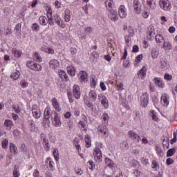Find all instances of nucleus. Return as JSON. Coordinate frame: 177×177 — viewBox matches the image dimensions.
<instances>
[{
    "label": "nucleus",
    "mask_w": 177,
    "mask_h": 177,
    "mask_svg": "<svg viewBox=\"0 0 177 177\" xmlns=\"http://www.w3.org/2000/svg\"><path fill=\"white\" fill-rule=\"evenodd\" d=\"M155 39L157 44H159L160 45H161V44L165 41L162 35L160 34L156 35Z\"/></svg>",
    "instance_id": "27"
},
{
    "label": "nucleus",
    "mask_w": 177,
    "mask_h": 177,
    "mask_svg": "<svg viewBox=\"0 0 177 177\" xmlns=\"http://www.w3.org/2000/svg\"><path fill=\"white\" fill-rule=\"evenodd\" d=\"M175 154V148L170 149L167 152V157H172V155Z\"/></svg>",
    "instance_id": "50"
},
{
    "label": "nucleus",
    "mask_w": 177,
    "mask_h": 177,
    "mask_svg": "<svg viewBox=\"0 0 177 177\" xmlns=\"http://www.w3.org/2000/svg\"><path fill=\"white\" fill-rule=\"evenodd\" d=\"M44 119L43 120L44 122L46 124H50V121L49 120V118L52 117V111H50V109L46 108L44 110Z\"/></svg>",
    "instance_id": "7"
},
{
    "label": "nucleus",
    "mask_w": 177,
    "mask_h": 177,
    "mask_svg": "<svg viewBox=\"0 0 177 177\" xmlns=\"http://www.w3.org/2000/svg\"><path fill=\"white\" fill-rule=\"evenodd\" d=\"M159 6L162 10H165L166 12H169V10L172 9V5L169 0H160Z\"/></svg>",
    "instance_id": "1"
},
{
    "label": "nucleus",
    "mask_w": 177,
    "mask_h": 177,
    "mask_svg": "<svg viewBox=\"0 0 177 177\" xmlns=\"http://www.w3.org/2000/svg\"><path fill=\"white\" fill-rule=\"evenodd\" d=\"M133 7L136 15H140L142 13V4L139 0H133Z\"/></svg>",
    "instance_id": "4"
},
{
    "label": "nucleus",
    "mask_w": 177,
    "mask_h": 177,
    "mask_svg": "<svg viewBox=\"0 0 177 177\" xmlns=\"http://www.w3.org/2000/svg\"><path fill=\"white\" fill-rule=\"evenodd\" d=\"M40 138L42 140V145L46 151H49L50 146H49V140L46 138V134L41 133Z\"/></svg>",
    "instance_id": "6"
},
{
    "label": "nucleus",
    "mask_w": 177,
    "mask_h": 177,
    "mask_svg": "<svg viewBox=\"0 0 177 177\" xmlns=\"http://www.w3.org/2000/svg\"><path fill=\"white\" fill-rule=\"evenodd\" d=\"M59 61H57V59H52L49 62L50 68H53V70H55V68H57V67H59Z\"/></svg>",
    "instance_id": "22"
},
{
    "label": "nucleus",
    "mask_w": 177,
    "mask_h": 177,
    "mask_svg": "<svg viewBox=\"0 0 177 177\" xmlns=\"http://www.w3.org/2000/svg\"><path fill=\"white\" fill-rule=\"evenodd\" d=\"M51 102L56 111H62V108H60V104L59 103V101H57V99H56V97L52 98Z\"/></svg>",
    "instance_id": "19"
},
{
    "label": "nucleus",
    "mask_w": 177,
    "mask_h": 177,
    "mask_svg": "<svg viewBox=\"0 0 177 177\" xmlns=\"http://www.w3.org/2000/svg\"><path fill=\"white\" fill-rule=\"evenodd\" d=\"M120 147L122 149H129V145L127 141H124L120 144Z\"/></svg>",
    "instance_id": "55"
},
{
    "label": "nucleus",
    "mask_w": 177,
    "mask_h": 177,
    "mask_svg": "<svg viewBox=\"0 0 177 177\" xmlns=\"http://www.w3.org/2000/svg\"><path fill=\"white\" fill-rule=\"evenodd\" d=\"M52 123L54 127L56 128H59V127H62V121H60V118L59 117V113H55L54 117L52 118Z\"/></svg>",
    "instance_id": "10"
},
{
    "label": "nucleus",
    "mask_w": 177,
    "mask_h": 177,
    "mask_svg": "<svg viewBox=\"0 0 177 177\" xmlns=\"http://www.w3.org/2000/svg\"><path fill=\"white\" fill-rule=\"evenodd\" d=\"M162 44V48L165 50H171V49H172V44H171L169 41H165Z\"/></svg>",
    "instance_id": "29"
},
{
    "label": "nucleus",
    "mask_w": 177,
    "mask_h": 177,
    "mask_svg": "<svg viewBox=\"0 0 177 177\" xmlns=\"http://www.w3.org/2000/svg\"><path fill=\"white\" fill-rule=\"evenodd\" d=\"M105 164L109 167V168H114V161L111 160V159L109 158H105Z\"/></svg>",
    "instance_id": "28"
},
{
    "label": "nucleus",
    "mask_w": 177,
    "mask_h": 177,
    "mask_svg": "<svg viewBox=\"0 0 177 177\" xmlns=\"http://www.w3.org/2000/svg\"><path fill=\"white\" fill-rule=\"evenodd\" d=\"M32 115L35 118H41V109L37 105H33L32 107Z\"/></svg>",
    "instance_id": "9"
},
{
    "label": "nucleus",
    "mask_w": 177,
    "mask_h": 177,
    "mask_svg": "<svg viewBox=\"0 0 177 177\" xmlns=\"http://www.w3.org/2000/svg\"><path fill=\"white\" fill-rule=\"evenodd\" d=\"M28 125L31 132H35V131H37V127H35V123L34 122V120H30L28 122Z\"/></svg>",
    "instance_id": "33"
},
{
    "label": "nucleus",
    "mask_w": 177,
    "mask_h": 177,
    "mask_svg": "<svg viewBox=\"0 0 177 177\" xmlns=\"http://www.w3.org/2000/svg\"><path fill=\"white\" fill-rule=\"evenodd\" d=\"M164 79L166 80V81H171V80H172V75L165 73L164 75Z\"/></svg>",
    "instance_id": "56"
},
{
    "label": "nucleus",
    "mask_w": 177,
    "mask_h": 177,
    "mask_svg": "<svg viewBox=\"0 0 177 177\" xmlns=\"http://www.w3.org/2000/svg\"><path fill=\"white\" fill-rule=\"evenodd\" d=\"M129 135L130 136V138L134 140V142H136V143H139V142L140 140H142V138H140V136L138 134H136L135 132L133 131H129Z\"/></svg>",
    "instance_id": "17"
},
{
    "label": "nucleus",
    "mask_w": 177,
    "mask_h": 177,
    "mask_svg": "<svg viewBox=\"0 0 177 177\" xmlns=\"http://www.w3.org/2000/svg\"><path fill=\"white\" fill-rule=\"evenodd\" d=\"M26 66L28 68H30V70H34V71H41V70H42V66L35 63L34 61H28Z\"/></svg>",
    "instance_id": "2"
},
{
    "label": "nucleus",
    "mask_w": 177,
    "mask_h": 177,
    "mask_svg": "<svg viewBox=\"0 0 177 177\" xmlns=\"http://www.w3.org/2000/svg\"><path fill=\"white\" fill-rule=\"evenodd\" d=\"M53 154L54 156V158L55 161H59V150L57 149H54L53 151Z\"/></svg>",
    "instance_id": "44"
},
{
    "label": "nucleus",
    "mask_w": 177,
    "mask_h": 177,
    "mask_svg": "<svg viewBox=\"0 0 177 177\" xmlns=\"http://www.w3.org/2000/svg\"><path fill=\"white\" fill-rule=\"evenodd\" d=\"M154 35H156L154 26H149L147 30V39H149V41H151L154 38Z\"/></svg>",
    "instance_id": "8"
},
{
    "label": "nucleus",
    "mask_w": 177,
    "mask_h": 177,
    "mask_svg": "<svg viewBox=\"0 0 177 177\" xmlns=\"http://www.w3.org/2000/svg\"><path fill=\"white\" fill-rule=\"evenodd\" d=\"M118 13L120 19H125L127 17V8L125 6L121 5L119 7Z\"/></svg>",
    "instance_id": "15"
},
{
    "label": "nucleus",
    "mask_w": 177,
    "mask_h": 177,
    "mask_svg": "<svg viewBox=\"0 0 177 177\" xmlns=\"http://www.w3.org/2000/svg\"><path fill=\"white\" fill-rule=\"evenodd\" d=\"M56 24H57V26H59V27H60L61 28H66V24H64V22H63V20L62 19Z\"/></svg>",
    "instance_id": "58"
},
{
    "label": "nucleus",
    "mask_w": 177,
    "mask_h": 177,
    "mask_svg": "<svg viewBox=\"0 0 177 177\" xmlns=\"http://www.w3.org/2000/svg\"><path fill=\"white\" fill-rule=\"evenodd\" d=\"M151 115L153 121H158V116H157V113H156V111H151Z\"/></svg>",
    "instance_id": "47"
},
{
    "label": "nucleus",
    "mask_w": 177,
    "mask_h": 177,
    "mask_svg": "<svg viewBox=\"0 0 177 177\" xmlns=\"http://www.w3.org/2000/svg\"><path fill=\"white\" fill-rule=\"evenodd\" d=\"M154 83L156 84V86L158 88H163L165 86L164 82H162V80L158 77H156L154 80Z\"/></svg>",
    "instance_id": "23"
},
{
    "label": "nucleus",
    "mask_w": 177,
    "mask_h": 177,
    "mask_svg": "<svg viewBox=\"0 0 177 177\" xmlns=\"http://www.w3.org/2000/svg\"><path fill=\"white\" fill-rule=\"evenodd\" d=\"M58 75L63 80V81H66L67 82L68 81V76H67V74L66 72L63 70L58 71Z\"/></svg>",
    "instance_id": "21"
},
{
    "label": "nucleus",
    "mask_w": 177,
    "mask_h": 177,
    "mask_svg": "<svg viewBox=\"0 0 177 177\" xmlns=\"http://www.w3.org/2000/svg\"><path fill=\"white\" fill-rule=\"evenodd\" d=\"M88 96L93 102H95L96 100V98L97 97V95L96 94V92L95 91H91L89 92Z\"/></svg>",
    "instance_id": "38"
},
{
    "label": "nucleus",
    "mask_w": 177,
    "mask_h": 177,
    "mask_svg": "<svg viewBox=\"0 0 177 177\" xmlns=\"http://www.w3.org/2000/svg\"><path fill=\"white\" fill-rule=\"evenodd\" d=\"M32 28L33 31H36V32H38L39 31V25L37 23H34L32 26Z\"/></svg>",
    "instance_id": "52"
},
{
    "label": "nucleus",
    "mask_w": 177,
    "mask_h": 177,
    "mask_svg": "<svg viewBox=\"0 0 177 177\" xmlns=\"http://www.w3.org/2000/svg\"><path fill=\"white\" fill-rule=\"evenodd\" d=\"M127 31L129 32V37H133L135 35V30L131 26L128 27Z\"/></svg>",
    "instance_id": "46"
},
{
    "label": "nucleus",
    "mask_w": 177,
    "mask_h": 177,
    "mask_svg": "<svg viewBox=\"0 0 177 177\" xmlns=\"http://www.w3.org/2000/svg\"><path fill=\"white\" fill-rule=\"evenodd\" d=\"M160 103L162 106L167 107L168 104H169V95L167 93H163L160 98Z\"/></svg>",
    "instance_id": "14"
},
{
    "label": "nucleus",
    "mask_w": 177,
    "mask_h": 177,
    "mask_svg": "<svg viewBox=\"0 0 177 177\" xmlns=\"http://www.w3.org/2000/svg\"><path fill=\"white\" fill-rule=\"evenodd\" d=\"M21 151H23V153H27L28 151V148L27 147V145L26 144H21L20 147Z\"/></svg>",
    "instance_id": "49"
},
{
    "label": "nucleus",
    "mask_w": 177,
    "mask_h": 177,
    "mask_svg": "<svg viewBox=\"0 0 177 177\" xmlns=\"http://www.w3.org/2000/svg\"><path fill=\"white\" fill-rule=\"evenodd\" d=\"M161 68H167L169 64L167 58H161L160 60Z\"/></svg>",
    "instance_id": "24"
},
{
    "label": "nucleus",
    "mask_w": 177,
    "mask_h": 177,
    "mask_svg": "<svg viewBox=\"0 0 177 177\" xmlns=\"http://www.w3.org/2000/svg\"><path fill=\"white\" fill-rule=\"evenodd\" d=\"M53 20L57 24V23L59 22L62 20V18H60V16H59V15L55 14V15H53Z\"/></svg>",
    "instance_id": "54"
},
{
    "label": "nucleus",
    "mask_w": 177,
    "mask_h": 177,
    "mask_svg": "<svg viewBox=\"0 0 177 177\" xmlns=\"http://www.w3.org/2000/svg\"><path fill=\"white\" fill-rule=\"evenodd\" d=\"M12 52V55H14L15 57H20V56H21V52L16 48H13Z\"/></svg>",
    "instance_id": "42"
},
{
    "label": "nucleus",
    "mask_w": 177,
    "mask_h": 177,
    "mask_svg": "<svg viewBox=\"0 0 177 177\" xmlns=\"http://www.w3.org/2000/svg\"><path fill=\"white\" fill-rule=\"evenodd\" d=\"M32 57L33 60H35V62H38L39 63H41V62H42V57L38 53H35L32 55Z\"/></svg>",
    "instance_id": "31"
},
{
    "label": "nucleus",
    "mask_w": 177,
    "mask_h": 177,
    "mask_svg": "<svg viewBox=\"0 0 177 177\" xmlns=\"http://www.w3.org/2000/svg\"><path fill=\"white\" fill-rule=\"evenodd\" d=\"M73 94L75 99H80L81 97V88H80V86H73Z\"/></svg>",
    "instance_id": "13"
},
{
    "label": "nucleus",
    "mask_w": 177,
    "mask_h": 177,
    "mask_svg": "<svg viewBox=\"0 0 177 177\" xmlns=\"http://www.w3.org/2000/svg\"><path fill=\"white\" fill-rule=\"evenodd\" d=\"M147 5L149 8L151 10L155 9L156 8V3L153 0H147Z\"/></svg>",
    "instance_id": "36"
},
{
    "label": "nucleus",
    "mask_w": 177,
    "mask_h": 177,
    "mask_svg": "<svg viewBox=\"0 0 177 177\" xmlns=\"http://www.w3.org/2000/svg\"><path fill=\"white\" fill-rule=\"evenodd\" d=\"M98 132L100 133H102L103 136H105V138H107L109 136V129H107V127L106 126H99L97 128Z\"/></svg>",
    "instance_id": "18"
},
{
    "label": "nucleus",
    "mask_w": 177,
    "mask_h": 177,
    "mask_svg": "<svg viewBox=\"0 0 177 177\" xmlns=\"http://www.w3.org/2000/svg\"><path fill=\"white\" fill-rule=\"evenodd\" d=\"M13 176L14 177L20 176V172H19V169L16 167L14 168V170H13Z\"/></svg>",
    "instance_id": "53"
},
{
    "label": "nucleus",
    "mask_w": 177,
    "mask_h": 177,
    "mask_svg": "<svg viewBox=\"0 0 177 177\" xmlns=\"http://www.w3.org/2000/svg\"><path fill=\"white\" fill-rule=\"evenodd\" d=\"M97 99L101 102V104L104 107V109H109V100L106 96L102 93L98 94Z\"/></svg>",
    "instance_id": "5"
},
{
    "label": "nucleus",
    "mask_w": 177,
    "mask_h": 177,
    "mask_svg": "<svg viewBox=\"0 0 177 177\" xmlns=\"http://www.w3.org/2000/svg\"><path fill=\"white\" fill-rule=\"evenodd\" d=\"M11 78H12V80H14L15 81H16V80H19V78L20 77V73L19 71H16L12 73Z\"/></svg>",
    "instance_id": "40"
},
{
    "label": "nucleus",
    "mask_w": 177,
    "mask_h": 177,
    "mask_svg": "<svg viewBox=\"0 0 177 177\" xmlns=\"http://www.w3.org/2000/svg\"><path fill=\"white\" fill-rule=\"evenodd\" d=\"M71 19V14L70 10L66 9L64 14V20L66 23H68Z\"/></svg>",
    "instance_id": "26"
},
{
    "label": "nucleus",
    "mask_w": 177,
    "mask_h": 177,
    "mask_svg": "<svg viewBox=\"0 0 177 177\" xmlns=\"http://www.w3.org/2000/svg\"><path fill=\"white\" fill-rule=\"evenodd\" d=\"M140 104L142 107H147V105L149 104V95L147 93H143L140 96Z\"/></svg>",
    "instance_id": "11"
},
{
    "label": "nucleus",
    "mask_w": 177,
    "mask_h": 177,
    "mask_svg": "<svg viewBox=\"0 0 177 177\" xmlns=\"http://www.w3.org/2000/svg\"><path fill=\"white\" fill-rule=\"evenodd\" d=\"M20 85L23 88H27V86H28V82H27L26 80H21L20 82Z\"/></svg>",
    "instance_id": "57"
},
{
    "label": "nucleus",
    "mask_w": 177,
    "mask_h": 177,
    "mask_svg": "<svg viewBox=\"0 0 177 177\" xmlns=\"http://www.w3.org/2000/svg\"><path fill=\"white\" fill-rule=\"evenodd\" d=\"M10 150L12 154H16L17 153V147L13 143L10 144Z\"/></svg>",
    "instance_id": "39"
},
{
    "label": "nucleus",
    "mask_w": 177,
    "mask_h": 177,
    "mask_svg": "<svg viewBox=\"0 0 177 177\" xmlns=\"http://www.w3.org/2000/svg\"><path fill=\"white\" fill-rule=\"evenodd\" d=\"M108 19L111 20V21H117L118 20V13L117 12V10L114 8L108 10Z\"/></svg>",
    "instance_id": "3"
},
{
    "label": "nucleus",
    "mask_w": 177,
    "mask_h": 177,
    "mask_svg": "<svg viewBox=\"0 0 177 177\" xmlns=\"http://www.w3.org/2000/svg\"><path fill=\"white\" fill-rule=\"evenodd\" d=\"M141 162H142L144 165H147L148 164H149V159L145 158H141Z\"/></svg>",
    "instance_id": "63"
},
{
    "label": "nucleus",
    "mask_w": 177,
    "mask_h": 177,
    "mask_svg": "<svg viewBox=\"0 0 177 177\" xmlns=\"http://www.w3.org/2000/svg\"><path fill=\"white\" fill-rule=\"evenodd\" d=\"M84 140H85V143H86V147H87V148L91 147V137L89 136V135L87 134L84 136Z\"/></svg>",
    "instance_id": "34"
},
{
    "label": "nucleus",
    "mask_w": 177,
    "mask_h": 177,
    "mask_svg": "<svg viewBox=\"0 0 177 177\" xmlns=\"http://www.w3.org/2000/svg\"><path fill=\"white\" fill-rule=\"evenodd\" d=\"M159 54H160V52L158 50L156 49L152 50L151 56L153 59H157L158 57Z\"/></svg>",
    "instance_id": "45"
},
{
    "label": "nucleus",
    "mask_w": 177,
    "mask_h": 177,
    "mask_svg": "<svg viewBox=\"0 0 177 177\" xmlns=\"http://www.w3.org/2000/svg\"><path fill=\"white\" fill-rule=\"evenodd\" d=\"M80 82H88V73L85 71L79 73Z\"/></svg>",
    "instance_id": "16"
},
{
    "label": "nucleus",
    "mask_w": 177,
    "mask_h": 177,
    "mask_svg": "<svg viewBox=\"0 0 177 177\" xmlns=\"http://www.w3.org/2000/svg\"><path fill=\"white\" fill-rule=\"evenodd\" d=\"M33 176L34 177H41L39 176V171L38 169H35V171L33 172Z\"/></svg>",
    "instance_id": "64"
},
{
    "label": "nucleus",
    "mask_w": 177,
    "mask_h": 177,
    "mask_svg": "<svg viewBox=\"0 0 177 177\" xmlns=\"http://www.w3.org/2000/svg\"><path fill=\"white\" fill-rule=\"evenodd\" d=\"M93 156L95 161L98 162L102 161V151H100V149L95 148L93 151Z\"/></svg>",
    "instance_id": "12"
},
{
    "label": "nucleus",
    "mask_w": 177,
    "mask_h": 177,
    "mask_svg": "<svg viewBox=\"0 0 177 177\" xmlns=\"http://www.w3.org/2000/svg\"><path fill=\"white\" fill-rule=\"evenodd\" d=\"M48 164H49V167H50V169H52V170L55 169V162L52 161V158H48L47 161H46V162L47 164H48Z\"/></svg>",
    "instance_id": "41"
},
{
    "label": "nucleus",
    "mask_w": 177,
    "mask_h": 177,
    "mask_svg": "<svg viewBox=\"0 0 177 177\" xmlns=\"http://www.w3.org/2000/svg\"><path fill=\"white\" fill-rule=\"evenodd\" d=\"M1 145L3 149H8V146L9 145V141H8V140L6 139L3 140Z\"/></svg>",
    "instance_id": "51"
},
{
    "label": "nucleus",
    "mask_w": 177,
    "mask_h": 177,
    "mask_svg": "<svg viewBox=\"0 0 177 177\" xmlns=\"http://www.w3.org/2000/svg\"><path fill=\"white\" fill-rule=\"evenodd\" d=\"M14 31H15L17 35H20L21 34V24H17L15 27Z\"/></svg>",
    "instance_id": "35"
},
{
    "label": "nucleus",
    "mask_w": 177,
    "mask_h": 177,
    "mask_svg": "<svg viewBox=\"0 0 177 177\" xmlns=\"http://www.w3.org/2000/svg\"><path fill=\"white\" fill-rule=\"evenodd\" d=\"M39 21L41 26H46L48 24V19L45 16H41L39 18Z\"/></svg>",
    "instance_id": "32"
},
{
    "label": "nucleus",
    "mask_w": 177,
    "mask_h": 177,
    "mask_svg": "<svg viewBox=\"0 0 177 177\" xmlns=\"http://www.w3.org/2000/svg\"><path fill=\"white\" fill-rule=\"evenodd\" d=\"M68 74H69L71 77H74L75 75V68L73 66H68L67 67Z\"/></svg>",
    "instance_id": "37"
},
{
    "label": "nucleus",
    "mask_w": 177,
    "mask_h": 177,
    "mask_svg": "<svg viewBox=\"0 0 177 177\" xmlns=\"http://www.w3.org/2000/svg\"><path fill=\"white\" fill-rule=\"evenodd\" d=\"M146 71H147V68H146V66H143L142 69L138 71V75L142 80L146 77Z\"/></svg>",
    "instance_id": "25"
},
{
    "label": "nucleus",
    "mask_w": 177,
    "mask_h": 177,
    "mask_svg": "<svg viewBox=\"0 0 177 177\" xmlns=\"http://www.w3.org/2000/svg\"><path fill=\"white\" fill-rule=\"evenodd\" d=\"M12 121L9 120H6L4 122V126L7 127V129L10 130L12 129Z\"/></svg>",
    "instance_id": "43"
},
{
    "label": "nucleus",
    "mask_w": 177,
    "mask_h": 177,
    "mask_svg": "<svg viewBox=\"0 0 177 177\" xmlns=\"http://www.w3.org/2000/svg\"><path fill=\"white\" fill-rule=\"evenodd\" d=\"M96 84H97V82L96 81V79L92 78L91 82V86L92 88H96Z\"/></svg>",
    "instance_id": "59"
},
{
    "label": "nucleus",
    "mask_w": 177,
    "mask_h": 177,
    "mask_svg": "<svg viewBox=\"0 0 177 177\" xmlns=\"http://www.w3.org/2000/svg\"><path fill=\"white\" fill-rule=\"evenodd\" d=\"M41 50H42V52H46V53H50L51 55H53V53H55V50L49 47H41Z\"/></svg>",
    "instance_id": "30"
},
{
    "label": "nucleus",
    "mask_w": 177,
    "mask_h": 177,
    "mask_svg": "<svg viewBox=\"0 0 177 177\" xmlns=\"http://www.w3.org/2000/svg\"><path fill=\"white\" fill-rule=\"evenodd\" d=\"M93 31V28L91 26H88L84 29V32H86V34L92 32Z\"/></svg>",
    "instance_id": "60"
},
{
    "label": "nucleus",
    "mask_w": 177,
    "mask_h": 177,
    "mask_svg": "<svg viewBox=\"0 0 177 177\" xmlns=\"http://www.w3.org/2000/svg\"><path fill=\"white\" fill-rule=\"evenodd\" d=\"M151 167L153 169H155V171H157V168H158V162L156 161V160H153L151 163Z\"/></svg>",
    "instance_id": "48"
},
{
    "label": "nucleus",
    "mask_w": 177,
    "mask_h": 177,
    "mask_svg": "<svg viewBox=\"0 0 177 177\" xmlns=\"http://www.w3.org/2000/svg\"><path fill=\"white\" fill-rule=\"evenodd\" d=\"M127 56H128V51L127 50V48L124 47V55L122 57V60H125L127 59Z\"/></svg>",
    "instance_id": "61"
},
{
    "label": "nucleus",
    "mask_w": 177,
    "mask_h": 177,
    "mask_svg": "<svg viewBox=\"0 0 177 177\" xmlns=\"http://www.w3.org/2000/svg\"><path fill=\"white\" fill-rule=\"evenodd\" d=\"M104 3L107 10H113L115 6V3L113 0H106Z\"/></svg>",
    "instance_id": "20"
},
{
    "label": "nucleus",
    "mask_w": 177,
    "mask_h": 177,
    "mask_svg": "<svg viewBox=\"0 0 177 177\" xmlns=\"http://www.w3.org/2000/svg\"><path fill=\"white\" fill-rule=\"evenodd\" d=\"M12 109L13 110H15V113H17V114L20 113V108H19L18 105H13Z\"/></svg>",
    "instance_id": "62"
}]
</instances>
